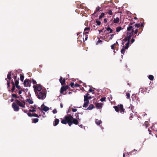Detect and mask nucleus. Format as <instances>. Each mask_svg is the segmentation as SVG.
I'll return each instance as SVG.
<instances>
[{"label": "nucleus", "instance_id": "f257e3e1", "mask_svg": "<svg viewBox=\"0 0 157 157\" xmlns=\"http://www.w3.org/2000/svg\"><path fill=\"white\" fill-rule=\"evenodd\" d=\"M38 98L42 100H44L46 97V94L45 92L42 91L38 92L35 93Z\"/></svg>", "mask_w": 157, "mask_h": 157}, {"label": "nucleus", "instance_id": "f03ea898", "mask_svg": "<svg viewBox=\"0 0 157 157\" xmlns=\"http://www.w3.org/2000/svg\"><path fill=\"white\" fill-rule=\"evenodd\" d=\"M65 119L66 120L67 123L69 126H71L72 124V121L73 119V117L71 114H68L65 116Z\"/></svg>", "mask_w": 157, "mask_h": 157}, {"label": "nucleus", "instance_id": "7ed1b4c3", "mask_svg": "<svg viewBox=\"0 0 157 157\" xmlns=\"http://www.w3.org/2000/svg\"><path fill=\"white\" fill-rule=\"evenodd\" d=\"M113 108H114L115 111L118 112L120 110L121 113H123L124 112V109L123 108V106L122 104L118 105L117 106H114Z\"/></svg>", "mask_w": 157, "mask_h": 157}, {"label": "nucleus", "instance_id": "20e7f679", "mask_svg": "<svg viewBox=\"0 0 157 157\" xmlns=\"http://www.w3.org/2000/svg\"><path fill=\"white\" fill-rule=\"evenodd\" d=\"M34 90L35 93L39 92H41L42 86L40 84H36L33 86Z\"/></svg>", "mask_w": 157, "mask_h": 157}, {"label": "nucleus", "instance_id": "39448f33", "mask_svg": "<svg viewBox=\"0 0 157 157\" xmlns=\"http://www.w3.org/2000/svg\"><path fill=\"white\" fill-rule=\"evenodd\" d=\"M12 107L13 108L14 110L15 111H18L19 110V108L16 102H13L12 103Z\"/></svg>", "mask_w": 157, "mask_h": 157}, {"label": "nucleus", "instance_id": "423d86ee", "mask_svg": "<svg viewBox=\"0 0 157 157\" xmlns=\"http://www.w3.org/2000/svg\"><path fill=\"white\" fill-rule=\"evenodd\" d=\"M15 101L16 102L17 104L19 106H20L22 107V108H24L25 107V102H23V103L24 104L22 103L21 102L19 101L17 99H16L15 100Z\"/></svg>", "mask_w": 157, "mask_h": 157}, {"label": "nucleus", "instance_id": "0eeeda50", "mask_svg": "<svg viewBox=\"0 0 157 157\" xmlns=\"http://www.w3.org/2000/svg\"><path fill=\"white\" fill-rule=\"evenodd\" d=\"M135 23V22H131L129 24V26L128 27L127 30L128 31H132V30H134L135 29L134 26H132V25Z\"/></svg>", "mask_w": 157, "mask_h": 157}, {"label": "nucleus", "instance_id": "6e6552de", "mask_svg": "<svg viewBox=\"0 0 157 157\" xmlns=\"http://www.w3.org/2000/svg\"><path fill=\"white\" fill-rule=\"evenodd\" d=\"M133 34L134 30H132L131 31V32L129 33V35H128L127 36L125 37L126 38H127V39H128V41H130V40L131 37V36H133Z\"/></svg>", "mask_w": 157, "mask_h": 157}, {"label": "nucleus", "instance_id": "1a4fd4ad", "mask_svg": "<svg viewBox=\"0 0 157 157\" xmlns=\"http://www.w3.org/2000/svg\"><path fill=\"white\" fill-rule=\"evenodd\" d=\"M59 81L62 85H65L66 80L65 79H63V78L62 77H60Z\"/></svg>", "mask_w": 157, "mask_h": 157}, {"label": "nucleus", "instance_id": "9d476101", "mask_svg": "<svg viewBox=\"0 0 157 157\" xmlns=\"http://www.w3.org/2000/svg\"><path fill=\"white\" fill-rule=\"evenodd\" d=\"M66 90H67L64 88V87L63 86H62L60 88V93L62 94H63V95L66 94V93L64 94V92Z\"/></svg>", "mask_w": 157, "mask_h": 157}, {"label": "nucleus", "instance_id": "9b49d317", "mask_svg": "<svg viewBox=\"0 0 157 157\" xmlns=\"http://www.w3.org/2000/svg\"><path fill=\"white\" fill-rule=\"evenodd\" d=\"M102 103L97 102L95 104L96 107L98 109H100L102 107Z\"/></svg>", "mask_w": 157, "mask_h": 157}, {"label": "nucleus", "instance_id": "f8f14e48", "mask_svg": "<svg viewBox=\"0 0 157 157\" xmlns=\"http://www.w3.org/2000/svg\"><path fill=\"white\" fill-rule=\"evenodd\" d=\"M101 9V8L99 7V6H98L96 8V9L95 11V12H94V13L93 14V15H94V16H95V15L97 14L96 15L97 16L98 15V14H97V13L99 11L100 9Z\"/></svg>", "mask_w": 157, "mask_h": 157}, {"label": "nucleus", "instance_id": "ddd939ff", "mask_svg": "<svg viewBox=\"0 0 157 157\" xmlns=\"http://www.w3.org/2000/svg\"><path fill=\"white\" fill-rule=\"evenodd\" d=\"M72 124H74L77 125L78 124V121L77 119L73 118V119H72Z\"/></svg>", "mask_w": 157, "mask_h": 157}, {"label": "nucleus", "instance_id": "4468645a", "mask_svg": "<svg viewBox=\"0 0 157 157\" xmlns=\"http://www.w3.org/2000/svg\"><path fill=\"white\" fill-rule=\"evenodd\" d=\"M24 85L25 86H26V87H27L28 86H30V85L29 84V82L27 80H25L24 82Z\"/></svg>", "mask_w": 157, "mask_h": 157}, {"label": "nucleus", "instance_id": "2eb2a0df", "mask_svg": "<svg viewBox=\"0 0 157 157\" xmlns=\"http://www.w3.org/2000/svg\"><path fill=\"white\" fill-rule=\"evenodd\" d=\"M59 119H55L54 122V123H53L54 126H56L57 125H58V124H59Z\"/></svg>", "mask_w": 157, "mask_h": 157}, {"label": "nucleus", "instance_id": "dca6fc26", "mask_svg": "<svg viewBox=\"0 0 157 157\" xmlns=\"http://www.w3.org/2000/svg\"><path fill=\"white\" fill-rule=\"evenodd\" d=\"M95 123L98 125H99L102 123V121L101 120H99L98 119H95Z\"/></svg>", "mask_w": 157, "mask_h": 157}, {"label": "nucleus", "instance_id": "f3484780", "mask_svg": "<svg viewBox=\"0 0 157 157\" xmlns=\"http://www.w3.org/2000/svg\"><path fill=\"white\" fill-rule=\"evenodd\" d=\"M106 13L108 14L109 15H112L113 13L112 11L110 9H107L106 10Z\"/></svg>", "mask_w": 157, "mask_h": 157}, {"label": "nucleus", "instance_id": "a211bd4d", "mask_svg": "<svg viewBox=\"0 0 157 157\" xmlns=\"http://www.w3.org/2000/svg\"><path fill=\"white\" fill-rule=\"evenodd\" d=\"M11 71H10L8 72V73L7 75V78L9 80H11Z\"/></svg>", "mask_w": 157, "mask_h": 157}, {"label": "nucleus", "instance_id": "6ab92c4d", "mask_svg": "<svg viewBox=\"0 0 157 157\" xmlns=\"http://www.w3.org/2000/svg\"><path fill=\"white\" fill-rule=\"evenodd\" d=\"M147 88H145V89H143V88H141L140 89V91H141V93H143V94H144V92H145L147 90ZM145 93L144 94H145Z\"/></svg>", "mask_w": 157, "mask_h": 157}, {"label": "nucleus", "instance_id": "aec40b11", "mask_svg": "<svg viewBox=\"0 0 157 157\" xmlns=\"http://www.w3.org/2000/svg\"><path fill=\"white\" fill-rule=\"evenodd\" d=\"M120 20L118 17L114 18L113 20V22L115 23H117Z\"/></svg>", "mask_w": 157, "mask_h": 157}, {"label": "nucleus", "instance_id": "412c9836", "mask_svg": "<svg viewBox=\"0 0 157 157\" xmlns=\"http://www.w3.org/2000/svg\"><path fill=\"white\" fill-rule=\"evenodd\" d=\"M30 108H31L32 109H30L29 110V111L30 112H36V111L35 109V108L33 106H31L30 107Z\"/></svg>", "mask_w": 157, "mask_h": 157}, {"label": "nucleus", "instance_id": "4be33fe9", "mask_svg": "<svg viewBox=\"0 0 157 157\" xmlns=\"http://www.w3.org/2000/svg\"><path fill=\"white\" fill-rule=\"evenodd\" d=\"M85 103H84L83 105V107H87L89 105V102L88 101H85Z\"/></svg>", "mask_w": 157, "mask_h": 157}, {"label": "nucleus", "instance_id": "5701e85b", "mask_svg": "<svg viewBox=\"0 0 157 157\" xmlns=\"http://www.w3.org/2000/svg\"><path fill=\"white\" fill-rule=\"evenodd\" d=\"M94 108V105L93 104L90 105L87 108V110H91Z\"/></svg>", "mask_w": 157, "mask_h": 157}, {"label": "nucleus", "instance_id": "b1692460", "mask_svg": "<svg viewBox=\"0 0 157 157\" xmlns=\"http://www.w3.org/2000/svg\"><path fill=\"white\" fill-rule=\"evenodd\" d=\"M15 86H12V88L11 90L10 89H9L8 91L9 92L11 91L12 93H13V92H16V91H15Z\"/></svg>", "mask_w": 157, "mask_h": 157}, {"label": "nucleus", "instance_id": "393cba45", "mask_svg": "<svg viewBox=\"0 0 157 157\" xmlns=\"http://www.w3.org/2000/svg\"><path fill=\"white\" fill-rule=\"evenodd\" d=\"M26 101L30 104H32L33 103V101L30 98L27 99Z\"/></svg>", "mask_w": 157, "mask_h": 157}, {"label": "nucleus", "instance_id": "a878e982", "mask_svg": "<svg viewBox=\"0 0 157 157\" xmlns=\"http://www.w3.org/2000/svg\"><path fill=\"white\" fill-rule=\"evenodd\" d=\"M49 108L46 106H44V108L42 109V110H43L45 112L48 111L49 110Z\"/></svg>", "mask_w": 157, "mask_h": 157}, {"label": "nucleus", "instance_id": "bb28decb", "mask_svg": "<svg viewBox=\"0 0 157 157\" xmlns=\"http://www.w3.org/2000/svg\"><path fill=\"white\" fill-rule=\"evenodd\" d=\"M129 43H130V41H128L127 42V43H126V45L124 48L125 49H127L128 48L129 46Z\"/></svg>", "mask_w": 157, "mask_h": 157}, {"label": "nucleus", "instance_id": "cd10ccee", "mask_svg": "<svg viewBox=\"0 0 157 157\" xmlns=\"http://www.w3.org/2000/svg\"><path fill=\"white\" fill-rule=\"evenodd\" d=\"M127 38L125 37L124 38L122 42V44L123 45H124V44L125 43V42L126 41H128V40Z\"/></svg>", "mask_w": 157, "mask_h": 157}, {"label": "nucleus", "instance_id": "c85d7f7f", "mask_svg": "<svg viewBox=\"0 0 157 157\" xmlns=\"http://www.w3.org/2000/svg\"><path fill=\"white\" fill-rule=\"evenodd\" d=\"M148 78L151 80H153L154 78V76L152 75H149L148 76Z\"/></svg>", "mask_w": 157, "mask_h": 157}, {"label": "nucleus", "instance_id": "c756f323", "mask_svg": "<svg viewBox=\"0 0 157 157\" xmlns=\"http://www.w3.org/2000/svg\"><path fill=\"white\" fill-rule=\"evenodd\" d=\"M106 30H107L108 31H110V32H109V33H111L113 32V30L110 28L109 27H108L106 28Z\"/></svg>", "mask_w": 157, "mask_h": 157}, {"label": "nucleus", "instance_id": "7c9ffc66", "mask_svg": "<svg viewBox=\"0 0 157 157\" xmlns=\"http://www.w3.org/2000/svg\"><path fill=\"white\" fill-rule=\"evenodd\" d=\"M122 29V28L121 27H118L116 28V32H118Z\"/></svg>", "mask_w": 157, "mask_h": 157}, {"label": "nucleus", "instance_id": "2f4dec72", "mask_svg": "<svg viewBox=\"0 0 157 157\" xmlns=\"http://www.w3.org/2000/svg\"><path fill=\"white\" fill-rule=\"evenodd\" d=\"M84 101H88V102H89V99L88 98V97H86L85 96H84Z\"/></svg>", "mask_w": 157, "mask_h": 157}, {"label": "nucleus", "instance_id": "473e14b6", "mask_svg": "<svg viewBox=\"0 0 157 157\" xmlns=\"http://www.w3.org/2000/svg\"><path fill=\"white\" fill-rule=\"evenodd\" d=\"M61 122L64 124H66L67 123L66 120L64 119H62L61 121Z\"/></svg>", "mask_w": 157, "mask_h": 157}, {"label": "nucleus", "instance_id": "72a5a7b5", "mask_svg": "<svg viewBox=\"0 0 157 157\" xmlns=\"http://www.w3.org/2000/svg\"><path fill=\"white\" fill-rule=\"evenodd\" d=\"M7 88L9 89L10 88V80H8L7 81Z\"/></svg>", "mask_w": 157, "mask_h": 157}, {"label": "nucleus", "instance_id": "f704fd0d", "mask_svg": "<svg viewBox=\"0 0 157 157\" xmlns=\"http://www.w3.org/2000/svg\"><path fill=\"white\" fill-rule=\"evenodd\" d=\"M135 26L136 29H138L140 27V24L139 23H136L135 25Z\"/></svg>", "mask_w": 157, "mask_h": 157}, {"label": "nucleus", "instance_id": "c9c22d12", "mask_svg": "<svg viewBox=\"0 0 157 157\" xmlns=\"http://www.w3.org/2000/svg\"><path fill=\"white\" fill-rule=\"evenodd\" d=\"M33 122L36 123L38 121L39 119L38 118H34L33 119Z\"/></svg>", "mask_w": 157, "mask_h": 157}, {"label": "nucleus", "instance_id": "e433bc0d", "mask_svg": "<svg viewBox=\"0 0 157 157\" xmlns=\"http://www.w3.org/2000/svg\"><path fill=\"white\" fill-rule=\"evenodd\" d=\"M30 82H32L34 85H35V84L36 85V81L35 80L33 79L32 78V79L30 80Z\"/></svg>", "mask_w": 157, "mask_h": 157}, {"label": "nucleus", "instance_id": "4c0bfd02", "mask_svg": "<svg viewBox=\"0 0 157 157\" xmlns=\"http://www.w3.org/2000/svg\"><path fill=\"white\" fill-rule=\"evenodd\" d=\"M104 13H102L99 17V19H101L104 16Z\"/></svg>", "mask_w": 157, "mask_h": 157}, {"label": "nucleus", "instance_id": "58836bf2", "mask_svg": "<svg viewBox=\"0 0 157 157\" xmlns=\"http://www.w3.org/2000/svg\"><path fill=\"white\" fill-rule=\"evenodd\" d=\"M19 78H17V80H15V86H16V85H18L19 84Z\"/></svg>", "mask_w": 157, "mask_h": 157}, {"label": "nucleus", "instance_id": "ea45409f", "mask_svg": "<svg viewBox=\"0 0 157 157\" xmlns=\"http://www.w3.org/2000/svg\"><path fill=\"white\" fill-rule=\"evenodd\" d=\"M143 30V28H140L138 29V30L139 31L138 34L137 35V36H138L139 34L142 32Z\"/></svg>", "mask_w": 157, "mask_h": 157}, {"label": "nucleus", "instance_id": "a19ab883", "mask_svg": "<svg viewBox=\"0 0 157 157\" xmlns=\"http://www.w3.org/2000/svg\"><path fill=\"white\" fill-rule=\"evenodd\" d=\"M12 97L14 98H18L19 97H18L17 96V95L15 94H12Z\"/></svg>", "mask_w": 157, "mask_h": 157}, {"label": "nucleus", "instance_id": "79ce46f5", "mask_svg": "<svg viewBox=\"0 0 157 157\" xmlns=\"http://www.w3.org/2000/svg\"><path fill=\"white\" fill-rule=\"evenodd\" d=\"M125 48H122L121 50V53H122V54H124V53L125 52Z\"/></svg>", "mask_w": 157, "mask_h": 157}, {"label": "nucleus", "instance_id": "37998d69", "mask_svg": "<svg viewBox=\"0 0 157 157\" xmlns=\"http://www.w3.org/2000/svg\"><path fill=\"white\" fill-rule=\"evenodd\" d=\"M126 98L127 99H129L130 98V94L129 93H126Z\"/></svg>", "mask_w": 157, "mask_h": 157}, {"label": "nucleus", "instance_id": "c03bdc74", "mask_svg": "<svg viewBox=\"0 0 157 157\" xmlns=\"http://www.w3.org/2000/svg\"><path fill=\"white\" fill-rule=\"evenodd\" d=\"M70 86L71 87H72L73 88H74V84L73 82H71L70 83Z\"/></svg>", "mask_w": 157, "mask_h": 157}, {"label": "nucleus", "instance_id": "a18cd8bd", "mask_svg": "<svg viewBox=\"0 0 157 157\" xmlns=\"http://www.w3.org/2000/svg\"><path fill=\"white\" fill-rule=\"evenodd\" d=\"M24 78V76L23 75H21L20 76V80L22 81L23 82Z\"/></svg>", "mask_w": 157, "mask_h": 157}, {"label": "nucleus", "instance_id": "49530a36", "mask_svg": "<svg viewBox=\"0 0 157 157\" xmlns=\"http://www.w3.org/2000/svg\"><path fill=\"white\" fill-rule=\"evenodd\" d=\"M90 27H86L84 29V31H90Z\"/></svg>", "mask_w": 157, "mask_h": 157}, {"label": "nucleus", "instance_id": "de8ad7c7", "mask_svg": "<svg viewBox=\"0 0 157 157\" xmlns=\"http://www.w3.org/2000/svg\"><path fill=\"white\" fill-rule=\"evenodd\" d=\"M96 23H97V25H100L101 24V22L100 21L98 20H97L96 21Z\"/></svg>", "mask_w": 157, "mask_h": 157}, {"label": "nucleus", "instance_id": "09e8293b", "mask_svg": "<svg viewBox=\"0 0 157 157\" xmlns=\"http://www.w3.org/2000/svg\"><path fill=\"white\" fill-rule=\"evenodd\" d=\"M100 101H105V97H102Z\"/></svg>", "mask_w": 157, "mask_h": 157}, {"label": "nucleus", "instance_id": "8fccbe9b", "mask_svg": "<svg viewBox=\"0 0 157 157\" xmlns=\"http://www.w3.org/2000/svg\"><path fill=\"white\" fill-rule=\"evenodd\" d=\"M33 117H39V116L37 114L35 113L33 114Z\"/></svg>", "mask_w": 157, "mask_h": 157}, {"label": "nucleus", "instance_id": "3c124183", "mask_svg": "<svg viewBox=\"0 0 157 157\" xmlns=\"http://www.w3.org/2000/svg\"><path fill=\"white\" fill-rule=\"evenodd\" d=\"M75 117L78 119H79V116H78V113H76L75 115Z\"/></svg>", "mask_w": 157, "mask_h": 157}, {"label": "nucleus", "instance_id": "603ef678", "mask_svg": "<svg viewBox=\"0 0 157 157\" xmlns=\"http://www.w3.org/2000/svg\"><path fill=\"white\" fill-rule=\"evenodd\" d=\"M64 87V88L66 89V90H67V89L70 88V87H69V86L68 85H66L65 86H63Z\"/></svg>", "mask_w": 157, "mask_h": 157}, {"label": "nucleus", "instance_id": "864d4df0", "mask_svg": "<svg viewBox=\"0 0 157 157\" xmlns=\"http://www.w3.org/2000/svg\"><path fill=\"white\" fill-rule=\"evenodd\" d=\"M138 29H136L135 31H134V34H137L138 32Z\"/></svg>", "mask_w": 157, "mask_h": 157}, {"label": "nucleus", "instance_id": "5fc2aeb1", "mask_svg": "<svg viewBox=\"0 0 157 157\" xmlns=\"http://www.w3.org/2000/svg\"><path fill=\"white\" fill-rule=\"evenodd\" d=\"M114 35V34H112V35H111L110 37H109L110 40H112V39L113 38V37Z\"/></svg>", "mask_w": 157, "mask_h": 157}, {"label": "nucleus", "instance_id": "6e6d98bb", "mask_svg": "<svg viewBox=\"0 0 157 157\" xmlns=\"http://www.w3.org/2000/svg\"><path fill=\"white\" fill-rule=\"evenodd\" d=\"M27 114L28 115L29 117H33V114H32L30 113H27Z\"/></svg>", "mask_w": 157, "mask_h": 157}, {"label": "nucleus", "instance_id": "4d7b16f0", "mask_svg": "<svg viewBox=\"0 0 157 157\" xmlns=\"http://www.w3.org/2000/svg\"><path fill=\"white\" fill-rule=\"evenodd\" d=\"M115 45V44H112L111 46V48L113 49H114V46Z\"/></svg>", "mask_w": 157, "mask_h": 157}, {"label": "nucleus", "instance_id": "13d9d810", "mask_svg": "<svg viewBox=\"0 0 157 157\" xmlns=\"http://www.w3.org/2000/svg\"><path fill=\"white\" fill-rule=\"evenodd\" d=\"M52 112L54 114H55V113H57V111L56 110V109H54L53 111H52Z\"/></svg>", "mask_w": 157, "mask_h": 157}, {"label": "nucleus", "instance_id": "bf43d9fd", "mask_svg": "<svg viewBox=\"0 0 157 157\" xmlns=\"http://www.w3.org/2000/svg\"><path fill=\"white\" fill-rule=\"evenodd\" d=\"M16 88H17L18 90L21 89V87L20 86L18 85H17L15 86Z\"/></svg>", "mask_w": 157, "mask_h": 157}, {"label": "nucleus", "instance_id": "052dcab7", "mask_svg": "<svg viewBox=\"0 0 157 157\" xmlns=\"http://www.w3.org/2000/svg\"><path fill=\"white\" fill-rule=\"evenodd\" d=\"M80 86V85L77 84V83H76L74 87H79Z\"/></svg>", "mask_w": 157, "mask_h": 157}, {"label": "nucleus", "instance_id": "680f3d73", "mask_svg": "<svg viewBox=\"0 0 157 157\" xmlns=\"http://www.w3.org/2000/svg\"><path fill=\"white\" fill-rule=\"evenodd\" d=\"M11 83L12 84V86H15V83L13 81H11Z\"/></svg>", "mask_w": 157, "mask_h": 157}, {"label": "nucleus", "instance_id": "e2e57ef3", "mask_svg": "<svg viewBox=\"0 0 157 157\" xmlns=\"http://www.w3.org/2000/svg\"><path fill=\"white\" fill-rule=\"evenodd\" d=\"M135 41V39H134V38H133L131 40V43H133Z\"/></svg>", "mask_w": 157, "mask_h": 157}, {"label": "nucleus", "instance_id": "0e129e2a", "mask_svg": "<svg viewBox=\"0 0 157 157\" xmlns=\"http://www.w3.org/2000/svg\"><path fill=\"white\" fill-rule=\"evenodd\" d=\"M94 90H93L91 88H90L89 90V92H93L94 91Z\"/></svg>", "mask_w": 157, "mask_h": 157}, {"label": "nucleus", "instance_id": "69168bd1", "mask_svg": "<svg viewBox=\"0 0 157 157\" xmlns=\"http://www.w3.org/2000/svg\"><path fill=\"white\" fill-rule=\"evenodd\" d=\"M102 40H98L97 42V44H98V43H102Z\"/></svg>", "mask_w": 157, "mask_h": 157}, {"label": "nucleus", "instance_id": "338daca9", "mask_svg": "<svg viewBox=\"0 0 157 157\" xmlns=\"http://www.w3.org/2000/svg\"><path fill=\"white\" fill-rule=\"evenodd\" d=\"M77 111V109H72V111L73 112H75Z\"/></svg>", "mask_w": 157, "mask_h": 157}, {"label": "nucleus", "instance_id": "774afa93", "mask_svg": "<svg viewBox=\"0 0 157 157\" xmlns=\"http://www.w3.org/2000/svg\"><path fill=\"white\" fill-rule=\"evenodd\" d=\"M145 124L146 125V127H147L148 126V122L147 121L145 122Z\"/></svg>", "mask_w": 157, "mask_h": 157}]
</instances>
